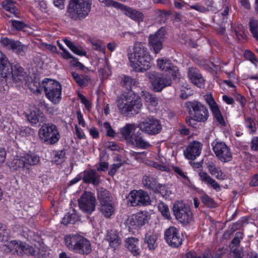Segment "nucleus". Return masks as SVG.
Listing matches in <instances>:
<instances>
[{
	"instance_id": "obj_59",
	"label": "nucleus",
	"mask_w": 258,
	"mask_h": 258,
	"mask_svg": "<svg viewBox=\"0 0 258 258\" xmlns=\"http://www.w3.org/2000/svg\"><path fill=\"white\" fill-rule=\"evenodd\" d=\"M71 50L74 53L81 56L87 55V52L82 47L80 46H77L75 45Z\"/></svg>"
},
{
	"instance_id": "obj_49",
	"label": "nucleus",
	"mask_w": 258,
	"mask_h": 258,
	"mask_svg": "<svg viewBox=\"0 0 258 258\" xmlns=\"http://www.w3.org/2000/svg\"><path fill=\"white\" fill-rule=\"evenodd\" d=\"M244 234L242 232H237L235 234V236L232 240L230 246L231 248H238L240 245V240L243 239Z\"/></svg>"
},
{
	"instance_id": "obj_14",
	"label": "nucleus",
	"mask_w": 258,
	"mask_h": 258,
	"mask_svg": "<svg viewBox=\"0 0 258 258\" xmlns=\"http://www.w3.org/2000/svg\"><path fill=\"white\" fill-rule=\"evenodd\" d=\"M164 239L169 246L172 248H178L184 240L183 236L174 226L166 229L164 233Z\"/></svg>"
},
{
	"instance_id": "obj_23",
	"label": "nucleus",
	"mask_w": 258,
	"mask_h": 258,
	"mask_svg": "<svg viewBox=\"0 0 258 258\" xmlns=\"http://www.w3.org/2000/svg\"><path fill=\"white\" fill-rule=\"evenodd\" d=\"M123 14L131 19L137 23L144 21L145 16L143 13L132 8L123 5L121 10Z\"/></svg>"
},
{
	"instance_id": "obj_42",
	"label": "nucleus",
	"mask_w": 258,
	"mask_h": 258,
	"mask_svg": "<svg viewBox=\"0 0 258 258\" xmlns=\"http://www.w3.org/2000/svg\"><path fill=\"white\" fill-rule=\"evenodd\" d=\"M110 195V194L108 190L103 188L98 191V199L100 205L112 202Z\"/></svg>"
},
{
	"instance_id": "obj_29",
	"label": "nucleus",
	"mask_w": 258,
	"mask_h": 258,
	"mask_svg": "<svg viewBox=\"0 0 258 258\" xmlns=\"http://www.w3.org/2000/svg\"><path fill=\"white\" fill-rule=\"evenodd\" d=\"M106 239L109 242V246L114 249H115L121 244V239L119 237V233L116 230H110L107 231Z\"/></svg>"
},
{
	"instance_id": "obj_2",
	"label": "nucleus",
	"mask_w": 258,
	"mask_h": 258,
	"mask_svg": "<svg viewBox=\"0 0 258 258\" xmlns=\"http://www.w3.org/2000/svg\"><path fill=\"white\" fill-rule=\"evenodd\" d=\"M133 53L130 54L128 58L132 66L139 72H144L149 70L151 65L152 58L148 49L139 42L135 43Z\"/></svg>"
},
{
	"instance_id": "obj_20",
	"label": "nucleus",
	"mask_w": 258,
	"mask_h": 258,
	"mask_svg": "<svg viewBox=\"0 0 258 258\" xmlns=\"http://www.w3.org/2000/svg\"><path fill=\"white\" fill-rule=\"evenodd\" d=\"M157 65L163 71L167 73L175 80L179 74V70L177 67L174 65L171 61L168 59L160 58L157 60Z\"/></svg>"
},
{
	"instance_id": "obj_50",
	"label": "nucleus",
	"mask_w": 258,
	"mask_h": 258,
	"mask_svg": "<svg viewBox=\"0 0 258 258\" xmlns=\"http://www.w3.org/2000/svg\"><path fill=\"white\" fill-rule=\"evenodd\" d=\"M245 124L246 127L249 130V133L253 135L256 131V124L254 119L250 116L245 118Z\"/></svg>"
},
{
	"instance_id": "obj_16",
	"label": "nucleus",
	"mask_w": 258,
	"mask_h": 258,
	"mask_svg": "<svg viewBox=\"0 0 258 258\" xmlns=\"http://www.w3.org/2000/svg\"><path fill=\"white\" fill-rule=\"evenodd\" d=\"M128 201L134 207L147 206L151 203L148 193L143 190L131 191L128 197Z\"/></svg>"
},
{
	"instance_id": "obj_27",
	"label": "nucleus",
	"mask_w": 258,
	"mask_h": 258,
	"mask_svg": "<svg viewBox=\"0 0 258 258\" xmlns=\"http://www.w3.org/2000/svg\"><path fill=\"white\" fill-rule=\"evenodd\" d=\"M26 117L28 121L33 125L42 123L46 119L45 115L40 110L31 111L30 113L27 114Z\"/></svg>"
},
{
	"instance_id": "obj_3",
	"label": "nucleus",
	"mask_w": 258,
	"mask_h": 258,
	"mask_svg": "<svg viewBox=\"0 0 258 258\" xmlns=\"http://www.w3.org/2000/svg\"><path fill=\"white\" fill-rule=\"evenodd\" d=\"M184 106L189 115L185 118V122L188 126L195 127L196 122H205L208 119V109L201 102L195 100L188 101L185 103Z\"/></svg>"
},
{
	"instance_id": "obj_51",
	"label": "nucleus",
	"mask_w": 258,
	"mask_h": 258,
	"mask_svg": "<svg viewBox=\"0 0 258 258\" xmlns=\"http://www.w3.org/2000/svg\"><path fill=\"white\" fill-rule=\"evenodd\" d=\"M90 41L94 49L99 50L101 52H104L105 46L101 40L97 39H91Z\"/></svg>"
},
{
	"instance_id": "obj_47",
	"label": "nucleus",
	"mask_w": 258,
	"mask_h": 258,
	"mask_svg": "<svg viewBox=\"0 0 258 258\" xmlns=\"http://www.w3.org/2000/svg\"><path fill=\"white\" fill-rule=\"evenodd\" d=\"M249 27L253 37L258 41V20L251 19L249 22Z\"/></svg>"
},
{
	"instance_id": "obj_44",
	"label": "nucleus",
	"mask_w": 258,
	"mask_h": 258,
	"mask_svg": "<svg viewBox=\"0 0 258 258\" xmlns=\"http://www.w3.org/2000/svg\"><path fill=\"white\" fill-rule=\"evenodd\" d=\"M17 41L8 37H2L0 40V43L2 45L9 50H13L17 46L16 43Z\"/></svg>"
},
{
	"instance_id": "obj_33",
	"label": "nucleus",
	"mask_w": 258,
	"mask_h": 258,
	"mask_svg": "<svg viewBox=\"0 0 258 258\" xmlns=\"http://www.w3.org/2000/svg\"><path fill=\"white\" fill-rule=\"evenodd\" d=\"M80 220V216L74 209L68 212L62 219L61 223L65 225L74 224Z\"/></svg>"
},
{
	"instance_id": "obj_24",
	"label": "nucleus",
	"mask_w": 258,
	"mask_h": 258,
	"mask_svg": "<svg viewBox=\"0 0 258 258\" xmlns=\"http://www.w3.org/2000/svg\"><path fill=\"white\" fill-rule=\"evenodd\" d=\"M11 69V63L4 53L0 50V78L8 77V74Z\"/></svg>"
},
{
	"instance_id": "obj_5",
	"label": "nucleus",
	"mask_w": 258,
	"mask_h": 258,
	"mask_svg": "<svg viewBox=\"0 0 258 258\" xmlns=\"http://www.w3.org/2000/svg\"><path fill=\"white\" fill-rule=\"evenodd\" d=\"M91 8L90 0H70L67 11L70 18L78 21L85 18Z\"/></svg>"
},
{
	"instance_id": "obj_64",
	"label": "nucleus",
	"mask_w": 258,
	"mask_h": 258,
	"mask_svg": "<svg viewBox=\"0 0 258 258\" xmlns=\"http://www.w3.org/2000/svg\"><path fill=\"white\" fill-rule=\"evenodd\" d=\"M183 258H208V256L204 254L203 257H202L201 256H198L196 252L189 251L184 254Z\"/></svg>"
},
{
	"instance_id": "obj_56",
	"label": "nucleus",
	"mask_w": 258,
	"mask_h": 258,
	"mask_svg": "<svg viewBox=\"0 0 258 258\" xmlns=\"http://www.w3.org/2000/svg\"><path fill=\"white\" fill-rule=\"evenodd\" d=\"M103 126L106 130L107 136L111 138H114L115 137L116 134L109 122L105 121L103 123Z\"/></svg>"
},
{
	"instance_id": "obj_22",
	"label": "nucleus",
	"mask_w": 258,
	"mask_h": 258,
	"mask_svg": "<svg viewBox=\"0 0 258 258\" xmlns=\"http://www.w3.org/2000/svg\"><path fill=\"white\" fill-rule=\"evenodd\" d=\"M189 80L199 88H203L205 85V80L199 70L196 67H189L187 71Z\"/></svg>"
},
{
	"instance_id": "obj_57",
	"label": "nucleus",
	"mask_w": 258,
	"mask_h": 258,
	"mask_svg": "<svg viewBox=\"0 0 258 258\" xmlns=\"http://www.w3.org/2000/svg\"><path fill=\"white\" fill-rule=\"evenodd\" d=\"M24 255H26L28 256H36V250L35 248L31 245L27 244L25 242V248H24Z\"/></svg>"
},
{
	"instance_id": "obj_17",
	"label": "nucleus",
	"mask_w": 258,
	"mask_h": 258,
	"mask_svg": "<svg viewBox=\"0 0 258 258\" xmlns=\"http://www.w3.org/2000/svg\"><path fill=\"white\" fill-rule=\"evenodd\" d=\"M150 215L147 212L141 211L133 214L127 220L129 227L139 229L148 222Z\"/></svg>"
},
{
	"instance_id": "obj_28",
	"label": "nucleus",
	"mask_w": 258,
	"mask_h": 258,
	"mask_svg": "<svg viewBox=\"0 0 258 258\" xmlns=\"http://www.w3.org/2000/svg\"><path fill=\"white\" fill-rule=\"evenodd\" d=\"M207 168L210 173L217 179L223 180L225 175L222 172L220 167L218 166L215 162L208 161L206 163Z\"/></svg>"
},
{
	"instance_id": "obj_1",
	"label": "nucleus",
	"mask_w": 258,
	"mask_h": 258,
	"mask_svg": "<svg viewBox=\"0 0 258 258\" xmlns=\"http://www.w3.org/2000/svg\"><path fill=\"white\" fill-rule=\"evenodd\" d=\"M63 239L66 247L74 253L86 256L92 251L90 240L79 233L66 234Z\"/></svg>"
},
{
	"instance_id": "obj_4",
	"label": "nucleus",
	"mask_w": 258,
	"mask_h": 258,
	"mask_svg": "<svg viewBox=\"0 0 258 258\" xmlns=\"http://www.w3.org/2000/svg\"><path fill=\"white\" fill-rule=\"evenodd\" d=\"M116 104L121 114L128 115L130 112L137 114L142 106L141 98L132 90L124 92L118 97Z\"/></svg>"
},
{
	"instance_id": "obj_54",
	"label": "nucleus",
	"mask_w": 258,
	"mask_h": 258,
	"mask_svg": "<svg viewBox=\"0 0 258 258\" xmlns=\"http://www.w3.org/2000/svg\"><path fill=\"white\" fill-rule=\"evenodd\" d=\"M99 1L107 7L112 6L115 8L120 10H121L123 5V4L114 0H99Z\"/></svg>"
},
{
	"instance_id": "obj_8",
	"label": "nucleus",
	"mask_w": 258,
	"mask_h": 258,
	"mask_svg": "<svg viewBox=\"0 0 258 258\" xmlns=\"http://www.w3.org/2000/svg\"><path fill=\"white\" fill-rule=\"evenodd\" d=\"M173 212L175 218L181 223L189 224L192 220V212L188 205L182 202L176 201L173 205Z\"/></svg>"
},
{
	"instance_id": "obj_13",
	"label": "nucleus",
	"mask_w": 258,
	"mask_h": 258,
	"mask_svg": "<svg viewBox=\"0 0 258 258\" xmlns=\"http://www.w3.org/2000/svg\"><path fill=\"white\" fill-rule=\"evenodd\" d=\"M167 31L162 27L154 34L148 37V44L150 49L155 54L158 53L163 48V42L165 40Z\"/></svg>"
},
{
	"instance_id": "obj_31",
	"label": "nucleus",
	"mask_w": 258,
	"mask_h": 258,
	"mask_svg": "<svg viewBox=\"0 0 258 258\" xmlns=\"http://www.w3.org/2000/svg\"><path fill=\"white\" fill-rule=\"evenodd\" d=\"M71 75L77 85L80 88L86 87L91 83V79L88 75L80 74L76 72H72Z\"/></svg>"
},
{
	"instance_id": "obj_53",
	"label": "nucleus",
	"mask_w": 258,
	"mask_h": 258,
	"mask_svg": "<svg viewBox=\"0 0 258 258\" xmlns=\"http://www.w3.org/2000/svg\"><path fill=\"white\" fill-rule=\"evenodd\" d=\"M158 209L165 219L168 220L171 219V216L167 205L164 204L163 203H161L158 205Z\"/></svg>"
},
{
	"instance_id": "obj_58",
	"label": "nucleus",
	"mask_w": 258,
	"mask_h": 258,
	"mask_svg": "<svg viewBox=\"0 0 258 258\" xmlns=\"http://www.w3.org/2000/svg\"><path fill=\"white\" fill-rule=\"evenodd\" d=\"M244 56L246 59L249 60L252 63L258 61L254 53L250 50L247 49L245 50Z\"/></svg>"
},
{
	"instance_id": "obj_52",
	"label": "nucleus",
	"mask_w": 258,
	"mask_h": 258,
	"mask_svg": "<svg viewBox=\"0 0 258 258\" xmlns=\"http://www.w3.org/2000/svg\"><path fill=\"white\" fill-rule=\"evenodd\" d=\"M156 14L157 15V20L160 23H165L170 13L165 10H157Z\"/></svg>"
},
{
	"instance_id": "obj_60",
	"label": "nucleus",
	"mask_w": 258,
	"mask_h": 258,
	"mask_svg": "<svg viewBox=\"0 0 258 258\" xmlns=\"http://www.w3.org/2000/svg\"><path fill=\"white\" fill-rule=\"evenodd\" d=\"M189 9L196 10L201 13H205L208 11V9L200 3H196L195 5L189 6Z\"/></svg>"
},
{
	"instance_id": "obj_32",
	"label": "nucleus",
	"mask_w": 258,
	"mask_h": 258,
	"mask_svg": "<svg viewBox=\"0 0 258 258\" xmlns=\"http://www.w3.org/2000/svg\"><path fill=\"white\" fill-rule=\"evenodd\" d=\"M9 166L13 170L24 171L28 170L25 158L23 156H17L10 163Z\"/></svg>"
},
{
	"instance_id": "obj_37",
	"label": "nucleus",
	"mask_w": 258,
	"mask_h": 258,
	"mask_svg": "<svg viewBox=\"0 0 258 258\" xmlns=\"http://www.w3.org/2000/svg\"><path fill=\"white\" fill-rule=\"evenodd\" d=\"M26 164L28 167V170L30 167L37 165L40 162V157L35 153L29 152L24 155Z\"/></svg>"
},
{
	"instance_id": "obj_25",
	"label": "nucleus",
	"mask_w": 258,
	"mask_h": 258,
	"mask_svg": "<svg viewBox=\"0 0 258 258\" xmlns=\"http://www.w3.org/2000/svg\"><path fill=\"white\" fill-rule=\"evenodd\" d=\"M158 235L153 232L149 231L146 233L144 238V244L147 245V247L150 251L154 250L158 246Z\"/></svg>"
},
{
	"instance_id": "obj_63",
	"label": "nucleus",
	"mask_w": 258,
	"mask_h": 258,
	"mask_svg": "<svg viewBox=\"0 0 258 258\" xmlns=\"http://www.w3.org/2000/svg\"><path fill=\"white\" fill-rule=\"evenodd\" d=\"M12 26L18 30H21L25 28V24L18 20H12Z\"/></svg>"
},
{
	"instance_id": "obj_9",
	"label": "nucleus",
	"mask_w": 258,
	"mask_h": 258,
	"mask_svg": "<svg viewBox=\"0 0 258 258\" xmlns=\"http://www.w3.org/2000/svg\"><path fill=\"white\" fill-rule=\"evenodd\" d=\"M212 150L216 156L222 162L226 163L232 160V153L229 147L218 139L211 143Z\"/></svg>"
},
{
	"instance_id": "obj_43",
	"label": "nucleus",
	"mask_w": 258,
	"mask_h": 258,
	"mask_svg": "<svg viewBox=\"0 0 258 258\" xmlns=\"http://www.w3.org/2000/svg\"><path fill=\"white\" fill-rule=\"evenodd\" d=\"M200 199L202 204L209 208L213 209L217 207L214 200L206 194L202 195Z\"/></svg>"
},
{
	"instance_id": "obj_19",
	"label": "nucleus",
	"mask_w": 258,
	"mask_h": 258,
	"mask_svg": "<svg viewBox=\"0 0 258 258\" xmlns=\"http://www.w3.org/2000/svg\"><path fill=\"white\" fill-rule=\"evenodd\" d=\"M206 100L209 106L214 118L221 125L225 126L226 122L224 117L218 105L214 100L213 96L212 95L207 96L206 98Z\"/></svg>"
},
{
	"instance_id": "obj_48",
	"label": "nucleus",
	"mask_w": 258,
	"mask_h": 258,
	"mask_svg": "<svg viewBox=\"0 0 258 258\" xmlns=\"http://www.w3.org/2000/svg\"><path fill=\"white\" fill-rule=\"evenodd\" d=\"M66 153L65 150H58L55 152L54 159V163L57 165H60L64 162Z\"/></svg>"
},
{
	"instance_id": "obj_30",
	"label": "nucleus",
	"mask_w": 258,
	"mask_h": 258,
	"mask_svg": "<svg viewBox=\"0 0 258 258\" xmlns=\"http://www.w3.org/2000/svg\"><path fill=\"white\" fill-rule=\"evenodd\" d=\"M136 125L134 123H126L119 128V133L126 143H128L133 137V133L136 132Z\"/></svg>"
},
{
	"instance_id": "obj_36",
	"label": "nucleus",
	"mask_w": 258,
	"mask_h": 258,
	"mask_svg": "<svg viewBox=\"0 0 258 258\" xmlns=\"http://www.w3.org/2000/svg\"><path fill=\"white\" fill-rule=\"evenodd\" d=\"M247 220L245 217H241L236 222L229 226L228 229L224 232V236L226 237L227 235L229 236L236 230L240 229L244 223L247 222Z\"/></svg>"
},
{
	"instance_id": "obj_6",
	"label": "nucleus",
	"mask_w": 258,
	"mask_h": 258,
	"mask_svg": "<svg viewBox=\"0 0 258 258\" xmlns=\"http://www.w3.org/2000/svg\"><path fill=\"white\" fill-rule=\"evenodd\" d=\"M42 84L46 97L53 104H58L61 100L60 83L56 80L45 78Z\"/></svg>"
},
{
	"instance_id": "obj_62",
	"label": "nucleus",
	"mask_w": 258,
	"mask_h": 258,
	"mask_svg": "<svg viewBox=\"0 0 258 258\" xmlns=\"http://www.w3.org/2000/svg\"><path fill=\"white\" fill-rule=\"evenodd\" d=\"M16 45L17 46L16 47V48H14L13 51L15 52L18 55H24L25 52L24 51V45H22L21 42L19 41H17Z\"/></svg>"
},
{
	"instance_id": "obj_61",
	"label": "nucleus",
	"mask_w": 258,
	"mask_h": 258,
	"mask_svg": "<svg viewBox=\"0 0 258 258\" xmlns=\"http://www.w3.org/2000/svg\"><path fill=\"white\" fill-rule=\"evenodd\" d=\"M122 166V163H114L112 164L108 171V175L111 177H113L115 174L117 170Z\"/></svg>"
},
{
	"instance_id": "obj_45",
	"label": "nucleus",
	"mask_w": 258,
	"mask_h": 258,
	"mask_svg": "<svg viewBox=\"0 0 258 258\" xmlns=\"http://www.w3.org/2000/svg\"><path fill=\"white\" fill-rule=\"evenodd\" d=\"M29 88L33 93L37 95L41 94L43 89L42 82L40 83L38 80L32 81L29 84Z\"/></svg>"
},
{
	"instance_id": "obj_15",
	"label": "nucleus",
	"mask_w": 258,
	"mask_h": 258,
	"mask_svg": "<svg viewBox=\"0 0 258 258\" xmlns=\"http://www.w3.org/2000/svg\"><path fill=\"white\" fill-rule=\"evenodd\" d=\"M95 197L90 192L85 191L78 200L80 209L85 213L91 214L95 210Z\"/></svg>"
},
{
	"instance_id": "obj_26",
	"label": "nucleus",
	"mask_w": 258,
	"mask_h": 258,
	"mask_svg": "<svg viewBox=\"0 0 258 258\" xmlns=\"http://www.w3.org/2000/svg\"><path fill=\"white\" fill-rule=\"evenodd\" d=\"M139 240L136 237H129L125 241V245L134 256L140 255L141 250L139 246Z\"/></svg>"
},
{
	"instance_id": "obj_21",
	"label": "nucleus",
	"mask_w": 258,
	"mask_h": 258,
	"mask_svg": "<svg viewBox=\"0 0 258 258\" xmlns=\"http://www.w3.org/2000/svg\"><path fill=\"white\" fill-rule=\"evenodd\" d=\"M142 131H138L133 133V137L128 144L140 149H147L151 145L150 143L144 139V135Z\"/></svg>"
},
{
	"instance_id": "obj_10",
	"label": "nucleus",
	"mask_w": 258,
	"mask_h": 258,
	"mask_svg": "<svg viewBox=\"0 0 258 258\" xmlns=\"http://www.w3.org/2000/svg\"><path fill=\"white\" fill-rule=\"evenodd\" d=\"M145 187L154 193L160 194L162 197L168 195V187L165 184L159 183L158 179L152 175H145L142 179Z\"/></svg>"
},
{
	"instance_id": "obj_38",
	"label": "nucleus",
	"mask_w": 258,
	"mask_h": 258,
	"mask_svg": "<svg viewBox=\"0 0 258 258\" xmlns=\"http://www.w3.org/2000/svg\"><path fill=\"white\" fill-rule=\"evenodd\" d=\"M25 242L20 240H12V254L19 256L24 255Z\"/></svg>"
},
{
	"instance_id": "obj_11",
	"label": "nucleus",
	"mask_w": 258,
	"mask_h": 258,
	"mask_svg": "<svg viewBox=\"0 0 258 258\" xmlns=\"http://www.w3.org/2000/svg\"><path fill=\"white\" fill-rule=\"evenodd\" d=\"M138 127L141 131L149 135H156L162 129L160 120L153 116L144 118L139 122Z\"/></svg>"
},
{
	"instance_id": "obj_12",
	"label": "nucleus",
	"mask_w": 258,
	"mask_h": 258,
	"mask_svg": "<svg viewBox=\"0 0 258 258\" xmlns=\"http://www.w3.org/2000/svg\"><path fill=\"white\" fill-rule=\"evenodd\" d=\"M150 79L153 90L156 92H161L172 84L171 76L163 73L153 72L150 74Z\"/></svg>"
},
{
	"instance_id": "obj_18",
	"label": "nucleus",
	"mask_w": 258,
	"mask_h": 258,
	"mask_svg": "<svg viewBox=\"0 0 258 258\" xmlns=\"http://www.w3.org/2000/svg\"><path fill=\"white\" fill-rule=\"evenodd\" d=\"M203 145L200 142L194 141L190 142L183 151L185 157L190 160H195L199 157L202 149Z\"/></svg>"
},
{
	"instance_id": "obj_35",
	"label": "nucleus",
	"mask_w": 258,
	"mask_h": 258,
	"mask_svg": "<svg viewBox=\"0 0 258 258\" xmlns=\"http://www.w3.org/2000/svg\"><path fill=\"white\" fill-rule=\"evenodd\" d=\"M24 69L21 67H18L15 66L14 68H13L11 64V69L10 72L8 74V77L11 76L14 82L19 83L22 82V77L23 76Z\"/></svg>"
},
{
	"instance_id": "obj_7",
	"label": "nucleus",
	"mask_w": 258,
	"mask_h": 258,
	"mask_svg": "<svg viewBox=\"0 0 258 258\" xmlns=\"http://www.w3.org/2000/svg\"><path fill=\"white\" fill-rule=\"evenodd\" d=\"M38 136L42 143L47 145H54L60 139L58 128L52 122L43 123L39 129Z\"/></svg>"
},
{
	"instance_id": "obj_39",
	"label": "nucleus",
	"mask_w": 258,
	"mask_h": 258,
	"mask_svg": "<svg viewBox=\"0 0 258 258\" xmlns=\"http://www.w3.org/2000/svg\"><path fill=\"white\" fill-rule=\"evenodd\" d=\"M100 211L105 218H110L115 211L113 202L100 205Z\"/></svg>"
},
{
	"instance_id": "obj_46",
	"label": "nucleus",
	"mask_w": 258,
	"mask_h": 258,
	"mask_svg": "<svg viewBox=\"0 0 258 258\" xmlns=\"http://www.w3.org/2000/svg\"><path fill=\"white\" fill-rule=\"evenodd\" d=\"M35 130L28 126H21L19 128L18 134L22 137L29 138L34 136Z\"/></svg>"
},
{
	"instance_id": "obj_40",
	"label": "nucleus",
	"mask_w": 258,
	"mask_h": 258,
	"mask_svg": "<svg viewBox=\"0 0 258 258\" xmlns=\"http://www.w3.org/2000/svg\"><path fill=\"white\" fill-rule=\"evenodd\" d=\"M82 179L85 183H94L97 179V172L95 169L85 170L83 171Z\"/></svg>"
},
{
	"instance_id": "obj_55",
	"label": "nucleus",
	"mask_w": 258,
	"mask_h": 258,
	"mask_svg": "<svg viewBox=\"0 0 258 258\" xmlns=\"http://www.w3.org/2000/svg\"><path fill=\"white\" fill-rule=\"evenodd\" d=\"M172 169L178 176L185 180L184 182H190L189 177L186 175V173L183 172L181 168L178 166H175L173 167Z\"/></svg>"
},
{
	"instance_id": "obj_34",
	"label": "nucleus",
	"mask_w": 258,
	"mask_h": 258,
	"mask_svg": "<svg viewBox=\"0 0 258 258\" xmlns=\"http://www.w3.org/2000/svg\"><path fill=\"white\" fill-rule=\"evenodd\" d=\"M200 179L207 184L210 185L214 189L217 191L220 190V185L217 182L212 178L206 172H200L199 173Z\"/></svg>"
},
{
	"instance_id": "obj_41",
	"label": "nucleus",
	"mask_w": 258,
	"mask_h": 258,
	"mask_svg": "<svg viewBox=\"0 0 258 258\" xmlns=\"http://www.w3.org/2000/svg\"><path fill=\"white\" fill-rule=\"evenodd\" d=\"M15 4L13 0H5L2 3L3 8L7 12H10L15 16L18 14V9L15 6Z\"/></svg>"
}]
</instances>
